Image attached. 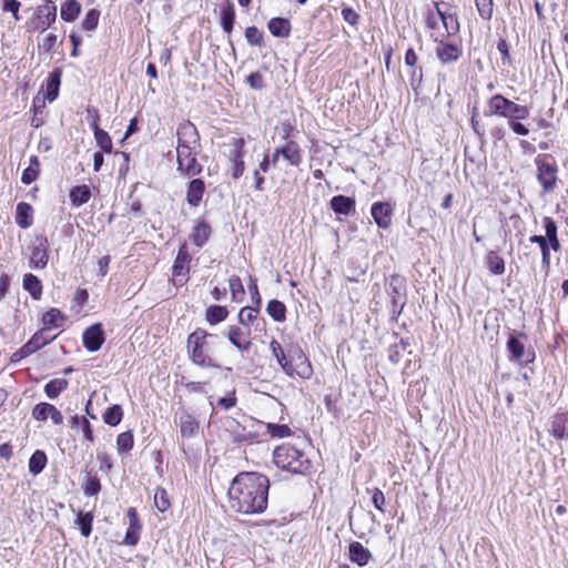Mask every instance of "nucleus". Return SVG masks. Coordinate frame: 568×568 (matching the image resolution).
Instances as JSON below:
<instances>
[{
  "label": "nucleus",
  "mask_w": 568,
  "mask_h": 568,
  "mask_svg": "<svg viewBox=\"0 0 568 568\" xmlns=\"http://www.w3.org/2000/svg\"><path fill=\"white\" fill-rule=\"evenodd\" d=\"M270 481L257 473H240L229 488L230 508L243 515L262 514L267 507Z\"/></svg>",
  "instance_id": "1"
},
{
  "label": "nucleus",
  "mask_w": 568,
  "mask_h": 568,
  "mask_svg": "<svg viewBox=\"0 0 568 568\" xmlns=\"http://www.w3.org/2000/svg\"><path fill=\"white\" fill-rule=\"evenodd\" d=\"M178 170L184 175L195 176L202 172L197 162L199 133L193 123L185 121L178 126Z\"/></svg>",
  "instance_id": "2"
},
{
  "label": "nucleus",
  "mask_w": 568,
  "mask_h": 568,
  "mask_svg": "<svg viewBox=\"0 0 568 568\" xmlns=\"http://www.w3.org/2000/svg\"><path fill=\"white\" fill-rule=\"evenodd\" d=\"M270 349L272 352V355L275 357L276 362L287 376H297L303 379H307L312 376V366L308 359L304 356V354L301 351L296 352V356H291V358L288 359L286 354L284 353L283 347L276 339L271 341Z\"/></svg>",
  "instance_id": "3"
},
{
  "label": "nucleus",
  "mask_w": 568,
  "mask_h": 568,
  "mask_svg": "<svg viewBox=\"0 0 568 568\" xmlns=\"http://www.w3.org/2000/svg\"><path fill=\"white\" fill-rule=\"evenodd\" d=\"M204 329H196L187 337V353L191 361L201 367H216L212 356L207 337H212Z\"/></svg>",
  "instance_id": "4"
},
{
  "label": "nucleus",
  "mask_w": 568,
  "mask_h": 568,
  "mask_svg": "<svg viewBox=\"0 0 568 568\" xmlns=\"http://www.w3.org/2000/svg\"><path fill=\"white\" fill-rule=\"evenodd\" d=\"M274 463L277 468L293 474H302L308 469V460L304 454L290 445H282L274 449Z\"/></svg>",
  "instance_id": "5"
},
{
  "label": "nucleus",
  "mask_w": 568,
  "mask_h": 568,
  "mask_svg": "<svg viewBox=\"0 0 568 568\" xmlns=\"http://www.w3.org/2000/svg\"><path fill=\"white\" fill-rule=\"evenodd\" d=\"M542 235H535V243L539 245L541 251V265L545 272H548L550 257L549 252H558L560 250V242L557 235V224L549 217L545 216L541 221Z\"/></svg>",
  "instance_id": "6"
},
{
  "label": "nucleus",
  "mask_w": 568,
  "mask_h": 568,
  "mask_svg": "<svg viewBox=\"0 0 568 568\" xmlns=\"http://www.w3.org/2000/svg\"><path fill=\"white\" fill-rule=\"evenodd\" d=\"M57 19V6L52 0H47L36 8L33 17L28 21V31L44 32Z\"/></svg>",
  "instance_id": "7"
},
{
  "label": "nucleus",
  "mask_w": 568,
  "mask_h": 568,
  "mask_svg": "<svg viewBox=\"0 0 568 568\" xmlns=\"http://www.w3.org/2000/svg\"><path fill=\"white\" fill-rule=\"evenodd\" d=\"M229 342L241 353H248L252 347L251 328L242 325H231L227 329Z\"/></svg>",
  "instance_id": "8"
},
{
  "label": "nucleus",
  "mask_w": 568,
  "mask_h": 568,
  "mask_svg": "<svg viewBox=\"0 0 568 568\" xmlns=\"http://www.w3.org/2000/svg\"><path fill=\"white\" fill-rule=\"evenodd\" d=\"M404 291L405 280L399 275L390 276L387 284V294L390 298L392 311L394 314H399L404 307Z\"/></svg>",
  "instance_id": "9"
},
{
  "label": "nucleus",
  "mask_w": 568,
  "mask_h": 568,
  "mask_svg": "<svg viewBox=\"0 0 568 568\" xmlns=\"http://www.w3.org/2000/svg\"><path fill=\"white\" fill-rule=\"evenodd\" d=\"M436 47V55L442 63L456 62L462 57V48L455 43L445 42V34H433Z\"/></svg>",
  "instance_id": "10"
},
{
  "label": "nucleus",
  "mask_w": 568,
  "mask_h": 568,
  "mask_svg": "<svg viewBox=\"0 0 568 568\" xmlns=\"http://www.w3.org/2000/svg\"><path fill=\"white\" fill-rule=\"evenodd\" d=\"M436 7H438L436 4ZM428 26L430 28H435L437 22L440 21L443 23V27L445 29V32H437L436 34H445V38H447L450 34H455L459 30V23L455 14L446 13L440 11L439 8H437V17L429 14L428 16Z\"/></svg>",
  "instance_id": "11"
},
{
  "label": "nucleus",
  "mask_w": 568,
  "mask_h": 568,
  "mask_svg": "<svg viewBox=\"0 0 568 568\" xmlns=\"http://www.w3.org/2000/svg\"><path fill=\"white\" fill-rule=\"evenodd\" d=\"M538 181L542 186V192L548 193L554 190L557 182V166L555 163L538 162Z\"/></svg>",
  "instance_id": "12"
},
{
  "label": "nucleus",
  "mask_w": 568,
  "mask_h": 568,
  "mask_svg": "<svg viewBox=\"0 0 568 568\" xmlns=\"http://www.w3.org/2000/svg\"><path fill=\"white\" fill-rule=\"evenodd\" d=\"M32 416L34 419L41 422L50 418L54 425H60L63 422L61 412L49 403L37 404L32 409Z\"/></svg>",
  "instance_id": "13"
},
{
  "label": "nucleus",
  "mask_w": 568,
  "mask_h": 568,
  "mask_svg": "<svg viewBox=\"0 0 568 568\" xmlns=\"http://www.w3.org/2000/svg\"><path fill=\"white\" fill-rule=\"evenodd\" d=\"M372 216L381 229H387L392 223L393 207L389 203L377 202L372 205Z\"/></svg>",
  "instance_id": "14"
},
{
  "label": "nucleus",
  "mask_w": 568,
  "mask_h": 568,
  "mask_svg": "<svg viewBox=\"0 0 568 568\" xmlns=\"http://www.w3.org/2000/svg\"><path fill=\"white\" fill-rule=\"evenodd\" d=\"M103 341V331L100 324L90 326L83 333V344L89 352H97L100 349Z\"/></svg>",
  "instance_id": "15"
},
{
  "label": "nucleus",
  "mask_w": 568,
  "mask_h": 568,
  "mask_svg": "<svg viewBox=\"0 0 568 568\" xmlns=\"http://www.w3.org/2000/svg\"><path fill=\"white\" fill-rule=\"evenodd\" d=\"M205 192V183L201 179H193L186 187V202L189 205L196 207L200 205Z\"/></svg>",
  "instance_id": "16"
},
{
  "label": "nucleus",
  "mask_w": 568,
  "mask_h": 568,
  "mask_svg": "<svg viewBox=\"0 0 568 568\" xmlns=\"http://www.w3.org/2000/svg\"><path fill=\"white\" fill-rule=\"evenodd\" d=\"M191 262V255L186 251L185 245H182L178 252L176 258L173 264V276L182 278L181 282L185 278L187 272H189V264Z\"/></svg>",
  "instance_id": "17"
},
{
  "label": "nucleus",
  "mask_w": 568,
  "mask_h": 568,
  "mask_svg": "<svg viewBox=\"0 0 568 568\" xmlns=\"http://www.w3.org/2000/svg\"><path fill=\"white\" fill-rule=\"evenodd\" d=\"M180 433L182 438H192L197 435L200 424L189 413H183L179 418Z\"/></svg>",
  "instance_id": "18"
},
{
  "label": "nucleus",
  "mask_w": 568,
  "mask_h": 568,
  "mask_svg": "<svg viewBox=\"0 0 568 568\" xmlns=\"http://www.w3.org/2000/svg\"><path fill=\"white\" fill-rule=\"evenodd\" d=\"M349 559L351 561L363 567L368 564L372 558L371 551L365 548L359 541H353L349 544Z\"/></svg>",
  "instance_id": "19"
},
{
  "label": "nucleus",
  "mask_w": 568,
  "mask_h": 568,
  "mask_svg": "<svg viewBox=\"0 0 568 568\" xmlns=\"http://www.w3.org/2000/svg\"><path fill=\"white\" fill-rule=\"evenodd\" d=\"M282 156L293 166H298L302 163V150L296 142L290 140L285 145L280 148Z\"/></svg>",
  "instance_id": "20"
},
{
  "label": "nucleus",
  "mask_w": 568,
  "mask_h": 568,
  "mask_svg": "<svg viewBox=\"0 0 568 568\" xmlns=\"http://www.w3.org/2000/svg\"><path fill=\"white\" fill-rule=\"evenodd\" d=\"M70 427L75 430H80L83 435L84 440L89 443L94 442V435L90 422L84 416H73L70 419Z\"/></svg>",
  "instance_id": "21"
},
{
  "label": "nucleus",
  "mask_w": 568,
  "mask_h": 568,
  "mask_svg": "<svg viewBox=\"0 0 568 568\" xmlns=\"http://www.w3.org/2000/svg\"><path fill=\"white\" fill-rule=\"evenodd\" d=\"M331 207L336 214L348 215L355 210V201L348 196L336 195L331 200Z\"/></svg>",
  "instance_id": "22"
},
{
  "label": "nucleus",
  "mask_w": 568,
  "mask_h": 568,
  "mask_svg": "<svg viewBox=\"0 0 568 568\" xmlns=\"http://www.w3.org/2000/svg\"><path fill=\"white\" fill-rule=\"evenodd\" d=\"M47 331H48V328H43V329L37 332L29 339V342L23 345V348L26 349V352L28 353L29 356L31 354H33L34 352H37L38 349L45 346L53 338V337H49L45 335Z\"/></svg>",
  "instance_id": "23"
},
{
  "label": "nucleus",
  "mask_w": 568,
  "mask_h": 568,
  "mask_svg": "<svg viewBox=\"0 0 568 568\" xmlns=\"http://www.w3.org/2000/svg\"><path fill=\"white\" fill-rule=\"evenodd\" d=\"M32 206L26 202H20L17 205L16 222L22 229H28L32 225Z\"/></svg>",
  "instance_id": "24"
},
{
  "label": "nucleus",
  "mask_w": 568,
  "mask_h": 568,
  "mask_svg": "<svg viewBox=\"0 0 568 568\" xmlns=\"http://www.w3.org/2000/svg\"><path fill=\"white\" fill-rule=\"evenodd\" d=\"M267 27L270 32L277 38H286L291 33L290 21L284 18H272Z\"/></svg>",
  "instance_id": "25"
},
{
  "label": "nucleus",
  "mask_w": 568,
  "mask_h": 568,
  "mask_svg": "<svg viewBox=\"0 0 568 568\" xmlns=\"http://www.w3.org/2000/svg\"><path fill=\"white\" fill-rule=\"evenodd\" d=\"M81 12V4L78 0H65L61 4L60 17L65 22L74 21Z\"/></svg>",
  "instance_id": "26"
},
{
  "label": "nucleus",
  "mask_w": 568,
  "mask_h": 568,
  "mask_svg": "<svg viewBox=\"0 0 568 568\" xmlns=\"http://www.w3.org/2000/svg\"><path fill=\"white\" fill-rule=\"evenodd\" d=\"M550 432L556 438H564L568 435V413L554 416Z\"/></svg>",
  "instance_id": "27"
},
{
  "label": "nucleus",
  "mask_w": 568,
  "mask_h": 568,
  "mask_svg": "<svg viewBox=\"0 0 568 568\" xmlns=\"http://www.w3.org/2000/svg\"><path fill=\"white\" fill-rule=\"evenodd\" d=\"M39 166L40 163L38 156L31 155L29 158V165L22 172L21 182L27 185L34 182L39 176Z\"/></svg>",
  "instance_id": "28"
},
{
  "label": "nucleus",
  "mask_w": 568,
  "mask_h": 568,
  "mask_svg": "<svg viewBox=\"0 0 568 568\" xmlns=\"http://www.w3.org/2000/svg\"><path fill=\"white\" fill-rule=\"evenodd\" d=\"M210 232V226L204 222H200L193 227L190 239L196 246L201 247L207 241Z\"/></svg>",
  "instance_id": "29"
},
{
  "label": "nucleus",
  "mask_w": 568,
  "mask_h": 568,
  "mask_svg": "<svg viewBox=\"0 0 568 568\" xmlns=\"http://www.w3.org/2000/svg\"><path fill=\"white\" fill-rule=\"evenodd\" d=\"M90 197L91 191L87 185H78L70 191V201L73 206H80L89 202Z\"/></svg>",
  "instance_id": "30"
},
{
  "label": "nucleus",
  "mask_w": 568,
  "mask_h": 568,
  "mask_svg": "<svg viewBox=\"0 0 568 568\" xmlns=\"http://www.w3.org/2000/svg\"><path fill=\"white\" fill-rule=\"evenodd\" d=\"M511 101L505 99L504 97L496 94L489 100V112L491 114H498L506 116L507 111L510 106Z\"/></svg>",
  "instance_id": "31"
},
{
  "label": "nucleus",
  "mask_w": 568,
  "mask_h": 568,
  "mask_svg": "<svg viewBox=\"0 0 568 568\" xmlns=\"http://www.w3.org/2000/svg\"><path fill=\"white\" fill-rule=\"evenodd\" d=\"M59 87H60V72L53 71L52 73H50V75L47 80L45 99L49 100L50 102L54 101L59 94Z\"/></svg>",
  "instance_id": "32"
},
{
  "label": "nucleus",
  "mask_w": 568,
  "mask_h": 568,
  "mask_svg": "<svg viewBox=\"0 0 568 568\" xmlns=\"http://www.w3.org/2000/svg\"><path fill=\"white\" fill-rule=\"evenodd\" d=\"M23 288L30 293V295L38 300L42 293V286L40 280L33 274H26L23 277Z\"/></svg>",
  "instance_id": "33"
},
{
  "label": "nucleus",
  "mask_w": 568,
  "mask_h": 568,
  "mask_svg": "<svg viewBox=\"0 0 568 568\" xmlns=\"http://www.w3.org/2000/svg\"><path fill=\"white\" fill-rule=\"evenodd\" d=\"M68 387V381L65 378H54L44 386L45 395L54 399Z\"/></svg>",
  "instance_id": "34"
},
{
  "label": "nucleus",
  "mask_w": 568,
  "mask_h": 568,
  "mask_svg": "<svg viewBox=\"0 0 568 568\" xmlns=\"http://www.w3.org/2000/svg\"><path fill=\"white\" fill-rule=\"evenodd\" d=\"M30 262L36 268L45 267L48 263V253L42 242L33 247Z\"/></svg>",
  "instance_id": "35"
},
{
  "label": "nucleus",
  "mask_w": 568,
  "mask_h": 568,
  "mask_svg": "<svg viewBox=\"0 0 568 568\" xmlns=\"http://www.w3.org/2000/svg\"><path fill=\"white\" fill-rule=\"evenodd\" d=\"M266 312L276 322H283L286 318V307L278 300L270 301L267 303Z\"/></svg>",
  "instance_id": "36"
},
{
  "label": "nucleus",
  "mask_w": 568,
  "mask_h": 568,
  "mask_svg": "<svg viewBox=\"0 0 568 568\" xmlns=\"http://www.w3.org/2000/svg\"><path fill=\"white\" fill-rule=\"evenodd\" d=\"M229 315L227 308L221 305H213L206 310V321L210 324H219Z\"/></svg>",
  "instance_id": "37"
},
{
  "label": "nucleus",
  "mask_w": 568,
  "mask_h": 568,
  "mask_svg": "<svg viewBox=\"0 0 568 568\" xmlns=\"http://www.w3.org/2000/svg\"><path fill=\"white\" fill-rule=\"evenodd\" d=\"M47 465V456L41 450H36L29 459V471L32 475L40 474Z\"/></svg>",
  "instance_id": "38"
},
{
  "label": "nucleus",
  "mask_w": 568,
  "mask_h": 568,
  "mask_svg": "<svg viewBox=\"0 0 568 568\" xmlns=\"http://www.w3.org/2000/svg\"><path fill=\"white\" fill-rule=\"evenodd\" d=\"M235 20V11L231 3H229L225 8L221 11V26L223 30L231 34L234 26Z\"/></svg>",
  "instance_id": "39"
},
{
  "label": "nucleus",
  "mask_w": 568,
  "mask_h": 568,
  "mask_svg": "<svg viewBox=\"0 0 568 568\" xmlns=\"http://www.w3.org/2000/svg\"><path fill=\"white\" fill-rule=\"evenodd\" d=\"M123 410L120 405L109 407L103 414V422L110 426H116L121 423Z\"/></svg>",
  "instance_id": "40"
},
{
  "label": "nucleus",
  "mask_w": 568,
  "mask_h": 568,
  "mask_svg": "<svg viewBox=\"0 0 568 568\" xmlns=\"http://www.w3.org/2000/svg\"><path fill=\"white\" fill-rule=\"evenodd\" d=\"M486 264L493 274H503L505 271L503 257L493 251L486 255Z\"/></svg>",
  "instance_id": "41"
},
{
  "label": "nucleus",
  "mask_w": 568,
  "mask_h": 568,
  "mask_svg": "<svg viewBox=\"0 0 568 568\" xmlns=\"http://www.w3.org/2000/svg\"><path fill=\"white\" fill-rule=\"evenodd\" d=\"M257 307L245 306L239 313V322L242 326L248 327L257 320Z\"/></svg>",
  "instance_id": "42"
},
{
  "label": "nucleus",
  "mask_w": 568,
  "mask_h": 568,
  "mask_svg": "<svg viewBox=\"0 0 568 568\" xmlns=\"http://www.w3.org/2000/svg\"><path fill=\"white\" fill-rule=\"evenodd\" d=\"M83 491L85 496H95L101 490L100 479L94 475H88L83 483Z\"/></svg>",
  "instance_id": "43"
},
{
  "label": "nucleus",
  "mask_w": 568,
  "mask_h": 568,
  "mask_svg": "<svg viewBox=\"0 0 568 568\" xmlns=\"http://www.w3.org/2000/svg\"><path fill=\"white\" fill-rule=\"evenodd\" d=\"M229 144L233 148L230 152V160L233 162L243 161L244 139L231 138Z\"/></svg>",
  "instance_id": "44"
},
{
  "label": "nucleus",
  "mask_w": 568,
  "mask_h": 568,
  "mask_svg": "<svg viewBox=\"0 0 568 568\" xmlns=\"http://www.w3.org/2000/svg\"><path fill=\"white\" fill-rule=\"evenodd\" d=\"M62 321H63V316H62L61 312L57 308L49 310L42 316L43 325L48 326V327H59V326H61Z\"/></svg>",
  "instance_id": "45"
},
{
  "label": "nucleus",
  "mask_w": 568,
  "mask_h": 568,
  "mask_svg": "<svg viewBox=\"0 0 568 568\" xmlns=\"http://www.w3.org/2000/svg\"><path fill=\"white\" fill-rule=\"evenodd\" d=\"M94 139L98 145L105 152H110L112 150V141L110 135L99 126L94 129Z\"/></svg>",
  "instance_id": "46"
},
{
  "label": "nucleus",
  "mask_w": 568,
  "mask_h": 568,
  "mask_svg": "<svg viewBox=\"0 0 568 568\" xmlns=\"http://www.w3.org/2000/svg\"><path fill=\"white\" fill-rule=\"evenodd\" d=\"M133 447V435L131 432L121 433L116 438L119 454L131 450Z\"/></svg>",
  "instance_id": "47"
},
{
  "label": "nucleus",
  "mask_w": 568,
  "mask_h": 568,
  "mask_svg": "<svg viewBox=\"0 0 568 568\" xmlns=\"http://www.w3.org/2000/svg\"><path fill=\"white\" fill-rule=\"evenodd\" d=\"M92 521H93V516H92L91 513L79 514L78 515L77 524H78V526L80 528L81 534L84 537H88L91 534V531H92Z\"/></svg>",
  "instance_id": "48"
},
{
  "label": "nucleus",
  "mask_w": 568,
  "mask_h": 568,
  "mask_svg": "<svg viewBox=\"0 0 568 568\" xmlns=\"http://www.w3.org/2000/svg\"><path fill=\"white\" fill-rule=\"evenodd\" d=\"M229 287L231 291L232 300L234 301H240L245 294L242 281L239 276L230 277Z\"/></svg>",
  "instance_id": "49"
},
{
  "label": "nucleus",
  "mask_w": 568,
  "mask_h": 568,
  "mask_svg": "<svg viewBox=\"0 0 568 568\" xmlns=\"http://www.w3.org/2000/svg\"><path fill=\"white\" fill-rule=\"evenodd\" d=\"M100 18V11L97 9H91L87 12L83 21L82 28L88 31H93L97 29Z\"/></svg>",
  "instance_id": "50"
},
{
  "label": "nucleus",
  "mask_w": 568,
  "mask_h": 568,
  "mask_svg": "<svg viewBox=\"0 0 568 568\" xmlns=\"http://www.w3.org/2000/svg\"><path fill=\"white\" fill-rule=\"evenodd\" d=\"M154 504H155V507L161 513H164L165 510H168L170 508L171 504H170L168 493L165 491V489H163L161 487L156 488L155 494H154Z\"/></svg>",
  "instance_id": "51"
},
{
  "label": "nucleus",
  "mask_w": 568,
  "mask_h": 568,
  "mask_svg": "<svg viewBox=\"0 0 568 568\" xmlns=\"http://www.w3.org/2000/svg\"><path fill=\"white\" fill-rule=\"evenodd\" d=\"M267 433L275 438H285L291 436L292 432L287 425H277L268 423L266 425Z\"/></svg>",
  "instance_id": "52"
},
{
  "label": "nucleus",
  "mask_w": 568,
  "mask_h": 568,
  "mask_svg": "<svg viewBox=\"0 0 568 568\" xmlns=\"http://www.w3.org/2000/svg\"><path fill=\"white\" fill-rule=\"evenodd\" d=\"M529 114V110L526 106H521L519 104H516L514 102L510 103V106L507 111L506 118H509V120H521L527 118Z\"/></svg>",
  "instance_id": "53"
},
{
  "label": "nucleus",
  "mask_w": 568,
  "mask_h": 568,
  "mask_svg": "<svg viewBox=\"0 0 568 568\" xmlns=\"http://www.w3.org/2000/svg\"><path fill=\"white\" fill-rule=\"evenodd\" d=\"M475 4L483 19L489 20L491 18L494 7L493 0H475Z\"/></svg>",
  "instance_id": "54"
},
{
  "label": "nucleus",
  "mask_w": 568,
  "mask_h": 568,
  "mask_svg": "<svg viewBox=\"0 0 568 568\" xmlns=\"http://www.w3.org/2000/svg\"><path fill=\"white\" fill-rule=\"evenodd\" d=\"M245 38L252 45H260L262 43L263 36L256 27H248L245 30Z\"/></svg>",
  "instance_id": "55"
},
{
  "label": "nucleus",
  "mask_w": 568,
  "mask_h": 568,
  "mask_svg": "<svg viewBox=\"0 0 568 568\" xmlns=\"http://www.w3.org/2000/svg\"><path fill=\"white\" fill-rule=\"evenodd\" d=\"M21 3L18 0H3V11L11 12L16 21L20 20L19 9Z\"/></svg>",
  "instance_id": "56"
},
{
  "label": "nucleus",
  "mask_w": 568,
  "mask_h": 568,
  "mask_svg": "<svg viewBox=\"0 0 568 568\" xmlns=\"http://www.w3.org/2000/svg\"><path fill=\"white\" fill-rule=\"evenodd\" d=\"M372 494V503L378 509L381 513H384V505H385V496L384 493L378 489L374 488L371 490Z\"/></svg>",
  "instance_id": "57"
},
{
  "label": "nucleus",
  "mask_w": 568,
  "mask_h": 568,
  "mask_svg": "<svg viewBox=\"0 0 568 568\" xmlns=\"http://www.w3.org/2000/svg\"><path fill=\"white\" fill-rule=\"evenodd\" d=\"M508 349L514 357L519 358L524 354V345L516 337H510L508 341Z\"/></svg>",
  "instance_id": "58"
},
{
  "label": "nucleus",
  "mask_w": 568,
  "mask_h": 568,
  "mask_svg": "<svg viewBox=\"0 0 568 568\" xmlns=\"http://www.w3.org/2000/svg\"><path fill=\"white\" fill-rule=\"evenodd\" d=\"M246 81L250 84V87L254 90H260L264 87L263 75L260 72L251 73L247 77Z\"/></svg>",
  "instance_id": "59"
},
{
  "label": "nucleus",
  "mask_w": 568,
  "mask_h": 568,
  "mask_svg": "<svg viewBox=\"0 0 568 568\" xmlns=\"http://www.w3.org/2000/svg\"><path fill=\"white\" fill-rule=\"evenodd\" d=\"M139 530L140 527H129L124 538V542L130 546L136 545V542L139 541Z\"/></svg>",
  "instance_id": "60"
},
{
  "label": "nucleus",
  "mask_w": 568,
  "mask_h": 568,
  "mask_svg": "<svg viewBox=\"0 0 568 568\" xmlns=\"http://www.w3.org/2000/svg\"><path fill=\"white\" fill-rule=\"evenodd\" d=\"M509 126L516 134L527 135L529 133V128L521 123L520 120H509Z\"/></svg>",
  "instance_id": "61"
},
{
  "label": "nucleus",
  "mask_w": 568,
  "mask_h": 568,
  "mask_svg": "<svg viewBox=\"0 0 568 568\" xmlns=\"http://www.w3.org/2000/svg\"><path fill=\"white\" fill-rule=\"evenodd\" d=\"M57 40L58 38L54 33H48L42 40L41 48L43 51L50 52L54 48Z\"/></svg>",
  "instance_id": "62"
},
{
  "label": "nucleus",
  "mask_w": 568,
  "mask_h": 568,
  "mask_svg": "<svg viewBox=\"0 0 568 568\" xmlns=\"http://www.w3.org/2000/svg\"><path fill=\"white\" fill-rule=\"evenodd\" d=\"M423 80V69L422 67H414L410 73V84L413 88H417L420 85Z\"/></svg>",
  "instance_id": "63"
},
{
  "label": "nucleus",
  "mask_w": 568,
  "mask_h": 568,
  "mask_svg": "<svg viewBox=\"0 0 568 568\" xmlns=\"http://www.w3.org/2000/svg\"><path fill=\"white\" fill-rule=\"evenodd\" d=\"M217 405L224 409H230L236 405V398L233 394L227 395L225 397L220 398Z\"/></svg>",
  "instance_id": "64"
}]
</instances>
